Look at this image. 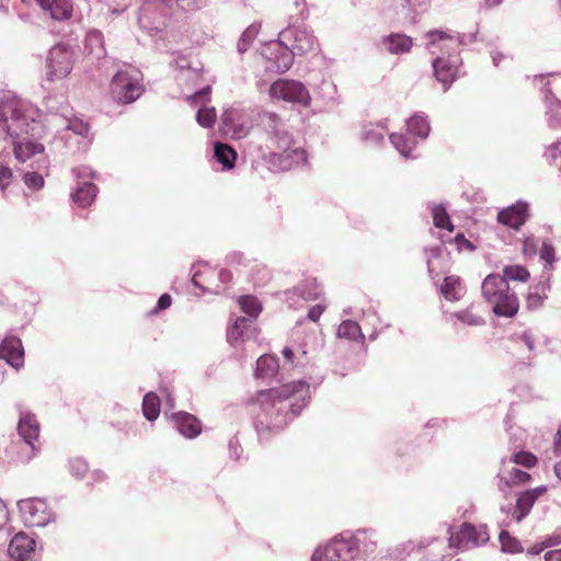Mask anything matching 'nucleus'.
I'll use <instances>...</instances> for the list:
<instances>
[{"label":"nucleus","instance_id":"nucleus-1","mask_svg":"<svg viewBox=\"0 0 561 561\" xmlns=\"http://www.w3.org/2000/svg\"><path fill=\"white\" fill-rule=\"evenodd\" d=\"M309 400L310 386L304 380L259 391L253 419L259 439L265 442L278 434L301 413Z\"/></svg>","mask_w":561,"mask_h":561},{"label":"nucleus","instance_id":"nucleus-2","mask_svg":"<svg viewBox=\"0 0 561 561\" xmlns=\"http://www.w3.org/2000/svg\"><path fill=\"white\" fill-rule=\"evenodd\" d=\"M36 116L37 108L31 102L13 91L0 90V144H12L20 162L44 153V145L35 140L43 129Z\"/></svg>","mask_w":561,"mask_h":561},{"label":"nucleus","instance_id":"nucleus-3","mask_svg":"<svg viewBox=\"0 0 561 561\" xmlns=\"http://www.w3.org/2000/svg\"><path fill=\"white\" fill-rule=\"evenodd\" d=\"M257 125L267 135L273 151L270 163L275 171H287L307 162V151L300 139L294 137L287 123L276 113L261 111Z\"/></svg>","mask_w":561,"mask_h":561},{"label":"nucleus","instance_id":"nucleus-4","mask_svg":"<svg viewBox=\"0 0 561 561\" xmlns=\"http://www.w3.org/2000/svg\"><path fill=\"white\" fill-rule=\"evenodd\" d=\"M374 535L373 529L345 530L332 537L325 545H319L311 561H360L364 554L375 550Z\"/></svg>","mask_w":561,"mask_h":561},{"label":"nucleus","instance_id":"nucleus-5","mask_svg":"<svg viewBox=\"0 0 561 561\" xmlns=\"http://www.w3.org/2000/svg\"><path fill=\"white\" fill-rule=\"evenodd\" d=\"M110 92L116 103H134L145 92L141 72L136 68L123 65L112 78Z\"/></svg>","mask_w":561,"mask_h":561},{"label":"nucleus","instance_id":"nucleus-6","mask_svg":"<svg viewBox=\"0 0 561 561\" xmlns=\"http://www.w3.org/2000/svg\"><path fill=\"white\" fill-rule=\"evenodd\" d=\"M427 47L433 55L439 53V55L433 59L432 68L436 80L442 83L446 92L458 77L459 68L462 65L460 54L448 48L440 50L439 48Z\"/></svg>","mask_w":561,"mask_h":561},{"label":"nucleus","instance_id":"nucleus-7","mask_svg":"<svg viewBox=\"0 0 561 561\" xmlns=\"http://www.w3.org/2000/svg\"><path fill=\"white\" fill-rule=\"evenodd\" d=\"M280 41L295 50V55H304L314 51L318 47V41L313 32L306 25L289 23L287 27L279 32Z\"/></svg>","mask_w":561,"mask_h":561},{"label":"nucleus","instance_id":"nucleus-8","mask_svg":"<svg viewBox=\"0 0 561 561\" xmlns=\"http://www.w3.org/2000/svg\"><path fill=\"white\" fill-rule=\"evenodd\" d=\"M261 55L265 59L267 71L284 73L293 66L295 50L289 49V46L285 45L278 37L277 41L266 44Z\"/></svg>","mask_w":561,"mask_h":561},{"label":"nucleus","instance_id":"nucleus-9","mask_svg":"<svg viewBox=\"0 0 561 561\" xmlns=\"http://www.w3.org/2000/svg\"><path fill=\"white\" fill-rule=\"evenodd\" d=\"M18 507L23 523L30 527H44L55 519L48 504L37 497L20 500Z\"/></svg>","mask_w":561,"mask_h":561},{"label":"nucleus","instance_id":"nucleus-10","mask_svg":"<svg viewBox=\"0 0 561 561\" xmlns=\"http://www.w3.org/2000/svg\"><path fill=\"white\" fill-rule=\"evenodd\" d=\"M77 178V186L71 193V199L80 208L89 207L95 199L98 187L90 181L95 179V172L87 165H80L72 170Z\"/></svg>","mask_w":561,"mask_h":561},{"label":"nucleus","instance_id":"nucleus-11","mask_svg":"<svg viewBox=\"0 0 561 561\" xmlns=\"http://www.w3.org/2000/svg\"><path fill=\"white\" fill-rule=\"evenodd\" d=\"M270 94L273 99L301 106H308L311 100L308 89L300 81L290 79H278L272 83Z\"/></svg>","mask_w":561,"mask_h":561},{"label":"nucleus","instance_id":"nucleus-12","mask_svg":"<svg viewBox=\"0 0 561 561\" xmlns=\"http://www.w3.org/2000/svg\"><path fill=\"white\" fill-rule=\"evenodd\" d=\"M18 433L23 443L19 460L22 462H28L38 451L35 442L39 436V424L34 414L24 413L20 416Z\"/></svg>","mask_w":561,"mask_h":561},{"label":"nucleus","instance_id":"nucleus-13","mask_svg":"<svg viewBox=\"0 0 561 561\" xmlns=\"http://www.w3.org/2000/svg\"><path fill=\"white\" fill-rule=\"evenodd\" d=\"M425 36L428 39L427 46L439 48L440 50L448 48L459 54L461 46L477 41V33H458L451 30H431Z\"/></svg>","mask_w":561,"mask_h":561},{"label":"nucleus","instance_id":"nucleus-14","mask_svg":"<svg viewBox=\"0 0 561 561\" xmlns=\"http://www.w3.org/2000/svg\"><path fill=\"white\" fill-rule=\"evenodd\" d=\"M448 545L451 549L465 550L470 545L479 546L489 541L486 526L476 527L473 524L465 522L461 524L458 533H454L453 528H448Z\"/></svg>","mask_w":561,"mask_h":561},{"label":"nucleus","instance_id":"nucleus-15","mask_svg":"<svg viewBox=\"0 0 561 561\" xmlns=\"http://www.w3.org/2000/svg\"><path fill=\"white\" fill-rule=\"evenodd\" d=\"M253 127L251 114L243 108H229L221 116L224 135L233 139L244 138Z\"/></svg>","mask_w":561,"mask_h":561},{"label":"nucleus","instance_id":"nucleus-16","mask_svg":"<svg viewBox=\"0 0 561 561\" xmlns=\"http://www.w3.org/2000/svg\"><path fill=\"white\" fill-rule=\"evenodd\" d=\"M46 67L50 81L67 77L72 69L71 51L61 45L54 46L48 53Z\"/></svg>","mask_w":561,"mask_h":561},{"label":"nucleus","instance_id":"nucleus-17","mask_svg":"<svg viewBox=\"0 0 561 561\" xmlns=\"http://www.w3.org/2000/svg\"><path fill=\"white\" fill-rule=\"evenodd\" d=\"M529 218V204L525 201H517L516 203L501 209L497 213V221L514 230H519L520 227Z\"/></svg>","mask_w":561,"mask_h":561},{"label":"nucleus","instance_id":"nucleus-18","mask_svg":"<svg viewBox=\"0 0 561 561\" xmlns=\"http://www.w3.org/2000/svg\"><path fill=\"white\" fill-rule=\"evenodd\" d=\"M376 45L381 53L402 55L411 50L413 38L404 33L393 32L388 35H382Z\"/></svg>","mask_w":561,"mask_h":561},{"label":"nucleus","instance_id":"nucleus-19","mask_svg":"<svg viewBox=\"0 0 561 561\" xmlns=\"http://www.w3.org/2000/svg\"><path fill=\"white\" fill-rule=\"evenodd\" d=\"M170 420L173 427L185 438L193 439L202 433V422L188 412H172Z\"/></svg>","mask_w":561,"mask_h":561},{"label":"nucleus","instance_id":"nucleus-20","mask_svg":"<svg viewBox=\"0 0 561 561\" xmlns=\"http://www.w3.org/2000/svg\"><path fill=\"white\" fill-rule=\"evenodd\" d=\"M0 358L15 369L24 365L22 341L15 335L5 336L0 344Z\"/></svg>","mask_w":561,"mask_h":561},{"label":"nucleus","instance_id":"nucleus-21","mask_svg":"<svg viewBox=\"0 0 561 561\" xmlns=\"http://www.w3.org/2000/svg\"><path fill=\"white\" fill-rule=\"evenodd\" d=\"M551 274L548 272L541 273L538 283L529 286L526 295V308L529 311L537 310L542 307L543 301L548 297L551 289Z\"/></svg>","mask_w":561,"mask_h":561},{"label":"nucleus","instance_id":"nucleus-22","mask_svg":"<svg viewBox=\"0 0 561 561\" xmlns=\"http://www.w3.org/2000/svg\"><path fill=\"white\" fill-rule=\"evenodd\" d=\"M321 295V287L316 279H305L293 289L284 291V299L293 307L296 304L294 297L301 298L305 301L316 300Z\"/></svg>","mask_w":561,"mask_h":561},{"label":"nucleus","instance_id":"nucleus-23","mask_svg":"<svg viewBox=\"0 0 561 561\" xmlns=\"http://www.w3.org/2000/svg\"><path fill=\"white\" fill-rule=\"evenodd\" d=\"M35 547V539L21 531L11 539L8 554L15 561H24L34 552Z\"/></svg>","mask_w":561,"mask_h":561},{"label":"nucleus","instance_id":"nucleus-24","mask_svg":"<svg viewBox=\"0 0 561 561\" xmlns=\"http://www.w3.org/2000/svg\"><path fill=\"white\" fill-rule=\"evenodd\" d=\"M497 317L513 318L519 309V301L515 293L508 289L499 295V299L488 300Z\"/></svg>","mask_w":561,"mask_h":561},{"label":"nucleus","instance_id":"nucleus-25","mask_svg":"<svg viewBox=\"0 0 561 561\" xmlns=\"http://www.w3.org/2000/svg\"><path fill=\"white\" fill-rule=\"evenodd\" d=\"M148 3L140 11L139 23L144 24L145 19L148 16V13L151 9V5L154 10H162L163 8H169L174 3H179L182 9L187 11H196L206 5L207 0H147Z\"/></svg>","mask_w":561,"mask_h":561},{"label":"nucleus","instance_id":"nucleus-26","mask_svg":"<svg viewBox=\"0 0 561 561\" xmlns=\"http://www.w3.org/2000/svg\"><path fill=\"white\" fill-rule=\"evenodd\" d=\"M282 355L284 358V367L304 369L310 363L308 351L306 346L301 344L285 346L282 350Z\"/></svg>","mask_w":561,"mask_h":561},{"label":"nucleus","instance_id":"nucleus-27","mask_svg":"<svg viewBox=\"0 0 561 561\" xmlns=\"http://www.w3.org/2000/svg\"><path fill=\"white\" fill-rule=\"evenodd\" d=\"M252 320L247 317H238L227 329V341L232 346H238L251 335Z\"/></svg>","mask_w":561,"mask_h":561},{"label":"nucleus","instance_id":"nucleus-28","mask_svg":"<svg viewBox=\"0 0 561 561\" xmlns=\"http://www.w3.org/2000/svg\"><path fill=\"white\" fill-rule=\"evenodd\" d=\"M499 478V490L506 494L512 485L524 484L530 480V474L522 469L512 468L508 471L501 469L497 474Z\"/></svg>","mask_w":561,"mask_h":561},{"label":"nucleus","instance_id":"nucleus-29","mask_svg":"<svg viewBox=\"0 0 561 561\" xmlns=\"http://www.w3.org/2000/svg\"><path fill=\"white\" fill-rule=\"evenodd\" d=\"M508 288L510 286L505 283V278L495 273L489 274L481 285L482 296L486 301L499 299V295Z\"/></svg>","mask_w":561,"mask_h":561},{"label":"nucleus","instance_id":"nucleus-30","mask_svg":"<svg viewBox=\"0 0 561 561\" xmlns=\"http://www.w3.org/2000/svg\"><path fill=\"white\" fill-rule=\"evenodd\" d=\"M33 171H27L23 175L24 184L32 191H38L44 186V176L41 173L48 168V160L42 156L32 163Z\"/></svg>","mask_w":561,"mask_h":561},{"label":"nucleus","instance_id":"nucleus-31","mask_svg":"<svg viewBox=\"0 0 561 561\" xmlns=\"http://www.w3.org/2000/svg\"><path fill=\"white\" fill-rule=\"evenodd\" d=\"M407 129L409 135L425 140L431 131L428 117L425 113L419 112L407 121Z\"/></svg>","mask_w":561,"mask_h":561},{"label":"nucleus","instance_id":"nucleus-32","mask_svg":"<svg viewBox=\"0 0 561 561\" xmlns=\"http://www.w3.org/2000/svg\"><path fill=\"white\" fill-rule=\"evenodd\" d=\"M237 157V151L232 146L220 141L214 144V159L221 165L224 171L234 167Z\"/></svg>","mask_w":561,"mask_h":561},{"label":"nucleus","instance_id":"nucleus-33","mask_svg":"<svg viewBox=\"0 0 561 561\" xmlns=\"http://www.w3.org/2000/svg\"><path fill=\"white\" fill-rule=\"evenodd\" d=\"M439 290L445 299L449 301H458L465 294L460 277L455 275L446 276Z\"/></svg>","mask_w":561,"mask_h":561},{"label":"nucleus","instance_id":"nucleus-34","mask_svg":"<svg viewBox=\"0 0 561 561\" xmlns=\"http://www.w3.org/2000/svg\"><path fill=\"white\" fill-rule=\"evenodd\" d=\"M279 369L278 359L272 355H261L256 360L255 377L270 379L277 375Z\"/></svg>","mask_w":561,"mask_h":561},{"label":"nucleus","instance_id":"nucleus-35","mask_svg":"<svg viewBox=\"0 0 561 561\" xmlns=\"http://www.w3.org/2000/svg\"><path fill=\"white\" fill-rule=\"evenodd\" d=\"M84 48L90 55H94L98 59L105 56L104 36L99 30H90L85 35Z\"/></svg>","mask_w":561,"mask_h":561},{"label":"nucleus","instance_id":"nucleus-36","mask_svg":"<svg viewBox=\"0 0 561 561\" xmlns=\"http://www.w3.org/2000/svg\"><path fill=\"white\" fill-rule=\"evenodd\" d=\"M400 8L405 20L415 23L416 19L427 11L426 0H400Z\"/></svg>","mask_w":561,"mask_h":561},{"label":"nucleus","instance_id":"nucleus-37","mask_svg":"<svg viewBox=\"0 0 561 561\" xmlns=\"http://www.w3.org/2000/svg\"><path fill=\"white\" fill-rule=\"evenodd\" d=\"M390 142L404 158H414L413 150L416 147V141L411 138V135L391 134L389 136Z\"/></svg>","mask_w":561,"mask_h":561},{"label":"nucleus","instance_id":"nucleus-38","mask_svg":"<svg viewBox=\"0 0 561 561\" xmlns=\"http://www.w3.org/2000/svg\"><path fill=\"white\" fill-rule=\"evenodd\" d=\"M386 125H364L360 131V139L368 146H379L385 140L383 130Z\"/></svg>","mask_w":561,"mask_h":561},{"label":"nucleus","instance_id":"nucleus-39","mask_svg":"<svg viewBox=\"0 0 561 561\" xmlns=\"http://www.w3.org/2000/svg\"><path fill=\"white\" fill-rule=\"evenodd\" d=\"M46 11L54 20L66 21L71 18L72 3L70 0H51Z\"/></svg>","mask_w":561,"mask_h":561},{"label":"nucleus","instance_id":"nucleus-40","mask_svg":"<svg viewBox=\"0 0 561 561\" xmlns=\"http://www.w3.org/2000/svg\"><path fill=\"white\" fill-rule=\"evenodd\" d=\"M142 414L148 421H154L160 414V399L157 393L147 392L142 399Z\"/></svg>","mask_w":561,"mask_h":561},{"label":"nucleus","instance_id":"nucleus-41","mask_svg":"<svg viewBox=\"0 0 561 561\" xmlns=\"http://www.w3.org/2000/svg\"><path fill=\"white\" fill-rule=\"evenodd\" d=\"M337 336L350 341L364 340L365 337L359 324L353 320L342 321L337 329Z\"/></svg>","mask_w":561,"mask_h":561},{"label":"nucleus","instance_id":"nucleus-42","mask_svg":"<svg viewBox=\"0 0 561 561\" xmlns=\"http://www.w3.org/2000/svg\"><path fill=\"white\" fill-rule=\"evenodd\" d=\"M534 491H525L519 494L516 501V508L518 513L515 515L516 522H522L531 511L535 502L537 501L533 495Z\"/></svg>","mask_w":561,"mask_h":561},{"label":"nucleus","instance_id":"nucleus-43","mask_svg":"<svg viewBox=\"0 0 561 561\" xmlns=\"http://www.w3.org/2000/svg\"><path fill=\"white\" fill-rule=\"evenodd\" d=\"M502 278H505V283L508 282H522L526 283L530 278V273L528 270L519 264L506 265L503 267Z\"/></svg>","mask_w":561,"mask_h":561},{"label":"nucleus","instance_id":"nucleus-44","mask_svg":"<svg viewBox=\"0 0 561 561\" xmlns=\"http://www.w3.org/2000/svg\"><path fill=\"white\" fill-rule=\"evenodd\" d=\"M286 9L289 13L290 23H297L308 18L306 0H286Z\"/></svg>","mask_w":561,"mask_h":561},{"label":"nucleus","instance_id":"nucleus-45","mask_svg":"<svg viewBox=\"0 0 561 561\" xmlns=\"http://www.w3.org/2000/svg\"><path fill=\"white\" fill-rule=\"evenodd\" d=\"M433 222L434 226L440 229H446L448 231L454 230V225L450 220V217L446 210V207L442 204L432 205L431 206Z\"/></svg>","mask_w":561,"mask_h":561},{"label":"nucleus","instance_id":"nucleus-46","mask_svg":"<svg viewBox=\"0 0 561 561\" xmlns=\"http://www.w3.org/2000/svg\"><path fill=\"white\" fill-rule=\"evenodd\" d=\"M170 66L180 71H188L194 75H198V72L203 69L202 64L197 59L194 61L192 60L191 56L183 54H179L176 58L171 61Z\"/></svg>","mask_w":561,"mask_h":561},{"label":"nucleus","instance_id":"nucleus-47","mask_svg":"<svg viewBox=\"0 0 561 561\" xmlns=\"http://www.w3.org/2000/svg\"><path fill=\"white\" fill-rule=\"evenodd\" d=\"M239 305L241 310L248 314L247 318L251 319L252 322L259 317V314L262 311V306L260 301L251 295L241 296L239 298Z\"/></svg>","mask_w":561,"mask_h":561},{"label":"nucleus","instance_id":"nucleus-48","mask_svg":"<svg viewBox=\"0 0 561 561\" xmlns=\"http://www.w3.org/2000/svg\"><path fill=\"white\" fill-rule=\"evenodd\" d=\"M540 260L545 263L542 273L548 272L551 274L553 271V263L556 262V249L552 243L543 241L540 250L538 251Z\"/></svg>","mask_w":561,"mask_h":561},{"label":"nucleus","instance_id":"nucleus-49","mask_svg":"<svg viewBox=\"0 0 561 561\" xmlns=\"http://www.w3.org/2000/svg\"><path fill=\"white\" fill-rule=\"evenodd\" d=\"M260 30V24L252 23L250 26H248L241 34L239 41H238V51L240 54H244L254 38L257 36Z\"/></svg>","mask_w":561,"mask_h":561},{"label":"nucleus","instance_id":"nucleus-50","mask_svg":"<svg viewBox=\"0 0 561 561\" xmlns=\"http://www.w3.org/2000/svg\"><path fill=\"white\" fill-rule=\"evenodd\" d=\"M336 87L332 81L323 80L317 88L316 94L325 104L335 103L336 101Z\"/></svg>","mask_w":561,"mask_h":561},{"label":"nucleus","instance_id":"nucleus-51","mask_svg":"<svg viewBox=\"0 0 561 561\" xmlns=\"http://www.w3.org/2000/svg\"><path fill=\"white\" fill-rule=\"evenodd\" d=\"M500 542L504 552L517 553L523 551L522 543L516 538L512 537L506 530L501 531Z\"/></svg>","mask_w":561,"mask_h":561},{"label":"nucleus","instance_id":"nucleus-52","mask_svg":"<svg viewBox=\"0 0 561 561\" xmlns=\"http://www.w3.org/2000/svg\"><path fill=\"white\" fill-rule=\"evenodd\" d=\"M541 94L543 102L548 108V113L553 112L556 110H561V100H559L552 92L550 88V83L547 81L543 83L541 88Z\"/></svg>","mask_w":561,"mask_h":561},{"label":"nucleus","instance_id":"nucleus-53","mask_svg":"<svg viewBox=\"0 0 561 561\" xmlns=\"http://www.w3.org/2000/svg\"><path fill=\"white\" fill-rule=\"evenodd\" d=\"M216 117L215 107L199 108L196 113V121L204 128H211L216 122Z\"/></svg>","mask_w":561,"mask_h":561},{"label":"nucleus","instance_id":"nucleus-54","mask_svg":"<svg viewBox=\"0 0 561 561\" xmlns=\"http://www.w3.org/2000/svg\"><path fill=\"white\" fill-rule=\"evenodd\" d=\"M89 470L88 462L80 457L69 460V471L77 479H82Z\"/></svg>","mask_w":561,"mask_h":561},{"label":"nucleus","instance_id":"nucleus-55","mask_svg":"<svg viewBox=\"0 0 561 561\" xmlns=\"http://www.w3.org/2000/svg\"><path fill=\"white\" fill-rule=\"evenodd\" d=\"M453 317H455L462 323L471 325V327H479V325H483L485 323V321L482 317L473 314L468 309L455 312L453 314Z\"/></svg>","mask_w":561,"mask_h":561},{"label":"nucleus","instance_id":"nucleus-56","mask_svg":"<svg viewBox=\"0 0 561 561\" xmlns=\"http://www.w3.org/2000/svg\"><path fill=\"white\" fill-rule=\"evenodd\" d=\"M508 461L511 463L514 462L517 465H522L526 468H531L536 465L537 458L530 453L518 451V453H515L514 455H512Z\"/></svg>","mask_w":561,"mask_h":561},{"label":"nucleus","instance_id":"nucleus-57","mask_svg":"<svg viewBox=\"0 0 561 561\" xmlns=\"http://www.w3.org/2000/svg\"><path fill=\"white\" fill-rule=\"evenodd\" d=\"M538 241L534 236L526 237L523 240L522 253L525 257L533 259L538 253Z\"/></svg>","mask_w":561,"mask_h":561},{"label":"nucleus","instance_id":"nucleus-58","mask_svg":"<svg viewBox=\"0 0 561 561\" xmlns=\"http://www.w3.org/2000/svg\"><path fill=\"white\" fill-rule=\"evenodd\" d=\"M443 252V245H435L425 249V256H426V264H427V271L430 274L433 273V260L439 257Z\"/></svg>","mask_w":561,"mask_h":561},{"label":"nucleus","instance_id":"nucleus-59","mask_svg":"<svg viewBox=\"0 0 561 561\" xmlns=\"http://www.w3.org/2000/svg\"><path fill=\"white\" fill-rule=\"evenodd\" d=\"M67 128L72 130L75 134L87 137L90 131V126L88 123L82 121L69 122Z\"/></svg>","mask_w":561,"mask_h":561},{"label":"nucleus","instance_id":"nucleus-60","mask_svg":"<svg viewBox=\"0 0 561 561\" xmlns=\"http://www.w3.org/2000/svg\"><path fill=\"white\" fill-rule=\"evenodd\" d=\"M229 456L233 460H239L242 453L241 444L237 436H232L228 443Z\"/></svg>","mask_w":561,"mask_h":561},{"label":"nucleus","instance_id":"nucleus-61","mask_svg":"<svg viewBox=\"0 0 561 561\" xmlns=\"http://www.w3.org/2000/svg\"><path fill=\"white\" fill-rule=\"evenodd\" d=\"M172 305V297L169 294H162L157 301L156 307L150 311V314H157L162 310L168 309Z\"/></svg>","mask_w":561,"mask_h":561},{"label":"nucleus","instance_id":"nucleus-62","mask_svg":"<svg viewBox=\"0 0 561 561\" xmlns=\"http://www.w3.org/2000/svg\"><path fill=\"white\" fill-rule=\"evenodd\" d=\"M11 179L12 170L9 167L0 163V190H5L10 185Z\"/></svg>","mask_w":561,"mask_h":561},{"label":"nucleus","instance_id":"nucleus-63","mask_svg":"<svg viewBox=\"0 0 561 561\" xmlns=\"http://www.w3.org/2000/svg\"><path fill=\"white\" fill-rule=\"evenodd\" d=\"M456 245H457V249L459 251L466 249V250H469V251H473L476 249V247L473 245V243L471 241H469L463 233H458L456 234L455 239H454Z\"/></svg>","mask_w":561,"mask_h":561},{"label":"nucleus","instance_id":"nucleus-64","mask_svg":"<svg viewBox=\"0 0 561 561\" xmlns=\"http://www.w3.org/2000/svg\"><path fill=\"white\" fill-rule=\"evenodd\" d=\"M560 154H561V141H559V140L551 144L545 152V157L551 161L556 160Z\"/></svg>","mask_w":561,"mask_h":561}]
</instances>
